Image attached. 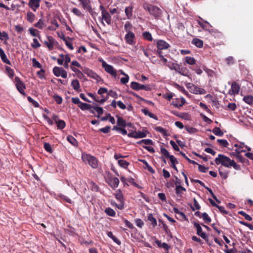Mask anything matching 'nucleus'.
<instances>
[{
  "instance_id": "obj_1",
  "label": "nucleus",
  "mask_w": 253,
  "mask_h": 253,
  "mask_svg": "<svg viewBox=\"0 0 253 253\" xmlns=\"http://www.w3.org/2000/svg\"><path fill=\"white\" fill-rule=\"evenodd\" d=\"M215 162L216 164H221L228 168H233L236 170L241 169L240 166L237 165L234 160H231L229 157L222 154H219L218 157L215 158Z\"/></svg>"
},
{
  "instance_id": "obj_2",
  "label": "nucleus",
  "mask_w": 253,
  "mask_h": 253,
  "mask_svg": "<svg viewBox=\"0 0 253 253\" xmlns=\"http://www.w3.org/2000/svg\"><path fill=\"white\" fill-rule=\"evenodd\" d=\"M143 7L156 19L160 17L162 15V10L156 6L144 2L143 3Z\"/></svg>"
},
{
  "instance_id": "obj_3",
  "label": "nucleus",
  "mask_w": 253,
  "mask_h": 253,
  "mask_svg": "<svg viewBox=\"0 0 253 253\" xmlns=\"http://www.w3.org/2000/svg\"><path fill=\"white\" fill-rule=\"evenodd\" d=\"M83 161L88 164L92 168H96L98 166V161L93 156L89 154H83L82 156Z\"/></svg>"
},
{
  "instance_id": "obj_4",
  "label": "nucleus",
  "mask_w": 253,
  "mask_h": 253,
  "mask_svg": "<svg viewBox=\"0 0 253 253\" xmlns=\"http://www.w3.org/2000/svg\"><path fill=\"white\" fill-rule=\"evenodd\" d=\"M192 223L194 226L197 229V234L203 239L208 244L211 245V244L209 242V237L208 235L202 231V228L201 225L195 221H193Z\"/></svg>"
},
{
  "instance_id": "obj_5",
  "label": "nucleus",
  "mask_w": 253,
  "mask_h": 253,
  "mask_svg": "<svg viewBox=\"0 0 253 253\" xmlns=\"http://www.w3.org/2000/svg\"><path fill=\"white\" fill-rule=\"evenodd\" d=\"M106 182L113 189L118 186L119 180L117 177L112 176V175H106L104 176Z\"/></svg>"
},
{
  "instance_id": "obj_6",
  "label": "nucleus",
  "mask_w": 253,
  "mask_h": 253,
  "mask_svg": "<svg viewBox=\"0 0 253 253\" xmlns=\"http://www.w3.org/2000/svg\"><path fill=\"white\" fill-rule=\"evenodd\" d=\"M100 61L102 63V67L104 68L105 71L114 78H116V70H115L112 65L107 64L104 60H100Z\"/></svg>"
},
{
  "instance_id": "obj_7",
  "label": "nucleus",
  "mask_w": 253,
  "mask_h": 253,
  "mask_svg": "<svg viewBox=\"0 0 253 253\" xmlns=\"http://www.w3.org/2000/svg\"><path fill=\"white\" fill-rule=\"evenodd\" d=\"M99 8L101 11L102 20H104L108 25H110L111 23V16L110 14L102 5H100Z\"/></svg>"
},
{
  "instance_id": "obj_8",
  "label": "nucleus",
  "mask_w": 253,
  "mask_h": 253,
  "mask_svg": "<svg viewBox=\"0 0 253 253\" xmlns=\"http://www.w3.org/2000/svg\"><path fill=\"white\" fill-rule=\"evenodd\" d=\"M53 73L56 77H62L63 78L66 79L67 77V73L63 68L55 67L53 69Z\"/></svg>"
},
{
  "instance_id": "obj_9",
  "label": "nucleus",
  "mask_w": 253,
  "mask_h": 253,
  "mask_svg": "<svg viewBox=\"0 0 253 253\" xmlns=\"http://www.w3.org/2000/svg\"><path fill=\"white\" fill-rule=\"evenodd\" d=\"M82 70L84 74L97 81L100 79V77L96 73L88 68L82 67Z\"/></svg>"
},
{
  "instance_id": "obj_10",
  "label": "nucleus",
  "mask_w": 253,
  "mask_h": 253,
  "mask_svg": "<svg viewBox=\"0 0 253 253\" xmlns=\"http://www.w3.org/2000/svg\"><path fill=\"white\" fill-rule=\"evenodd\" d=\"M80 2V4L83 8L87 10L90 14L93 15V9H92L90 5V1L89 0H78Z\"/></svg>"
},
{
  "instance_id": "obj_11",
  "label": "nucleus",
  "mask_w": 253,
  "mask_h": 253,
  "mask_svg": "<svg viewBox=\"0 0 253 253\" xmlns=\"http://www.w3.org/2000/svg\"><path fill=\"white\" fill-rule=\"evenodd\" d=\"M15 81L16 82V86L18 90L20 93L25 94L24 89L25 88V86L24 83L17 77L15 78Z\"/></svg>"
},
{
  "instance_id": "obj_12",
  "label": "nucleus",
  "mask_w": 253,
  "mask_h": 253,
  "mask_svg": "<svg viewBox=\"0 0 253 253\" xmlns=\"http://www.w3.org/2000/svg\"><path fill=\"white\" fill-rule=\"evenodd\" d=\"M57 42L51 36L47 37V41L44 42V44L47 46L49 50H52L53 48V46L56 45Z\"/></svg>"
},
{
  "instance_id": "obj_13",
  "label": "nucleus",
  "mask_w": 253,
  "mask_h": 253,
  "mask_svg": "<svg viewBox=\"0 0 253 253\" xmlns=\"http://www.w3.org/2000/svg\"><path fill=\"white\" fill-rule=\"evenodd\" d=\"M240 86L236 82H234L231 84V87L229 90V93L231 95H235L238 94L240 90Z\"/></svg>"
},
{
  "instance_id": "obj_14",
  "label": "nucleus",
  "mask_w": 253,
  "mask_h": 253,
  "mask_svg": "<svg viewBox=\"0 0 253 253\" xmlns=\"http://www.w3.org/2000/svg\"><path fill=\"white\" fill-rule=\"evenodd\" d=\"M135 36L134 34L131 31H128L127 34L125 35V39L126 41V42L129 44H133V40L134 39Z\"/></svg>"
},
{
  "instance_id": "obj_15",
  "label": "nucleus",
  "mask_w": 253,
  "mask_h": 253,
  "mask_svg": "<svg viewBox=\"0 0 253 253\" xmlns=\"http://www.w3.org/2000/svg\"><path fill=\"white\" fill-rule=\"evenodd\" d=\"M40 0H30L29 5L34 11H36L37 9L40 7Z\"/></svg>"
},
{
  "instance_id": "obj_16",
  "label": "nucleus",
  "mask_w": 253,
  "mask_h": 253,
  "mask_svg": "<svg viewBox=\"0 0 253 253\" xmlns=\"http://www.w3.org/2000/svg\"><path fill=\"white\" fill-rule=\"evenodd\" d=\"M169 46V44L163 40H159L157 42V47L160 50L167 49Z\"/></svg>"
},
{
  "instance_id": "obj_17",
  "label": "nucleus",
  "mask_w": 253,
  "mask_h": 253,
  "mask_svg": "<svg viewBox=\"0 0 253 253\" xmlns=\"http://www.w3.org/2000/svg\"><path fill=\"white\" fill-rule=\"evenodd\" d=\"M167 66L170 69L174 70L176 72L180 71V66L175 62H169Z\"/></svg>"
},
{
  "instance_id": "obj_18",
  "label": "nucleus",
  "mask_w": 253,
  "mask_h": 253,
  "mask_svg": "<svg viewBox=\"0 0 253 253\" xmlns=\"http://www.w3.org/2000/svg\"><path fill=\"white\" fill-rule=\"evenodd\" d=\"M0 57L1 59V60L5 63L7 64L8 65L11 64L10 61L7 58L3 50L0 47Z\"/></svg>"
},
{
  "instance_id": "obj_19",
  "label": "nucleus",
  "mask_w": 253,
  "mask_h": 253,
  "mask_svg": "<svg viewBox=\"0 0 253 253\" xmlns=\"http://www.w3.org/2000/svg\"><path fill=\"white\" fill-rule=\"evenodd\" d=\"M175 193L177 196L182 197L183 192L186 191V189L181 185H178L175 186Z\"/></svg>"
},
{
  "instance_id": "obj_20",
  "label": "nucleus",
  "mask_w": 253,
  "mask_h": 253,
  "mask_svg": "<svg viewBox=\"0 0 253 253\" xmlns=\"http://www.w3.org/2000/svg\"><path fill=\"white\" fill-rule=\"evenodd\" d=\"M192 43L199 48H201L203 46V41L197 38H194L192 41Z\"/></svg>"
},
{
  "instance_id": "obj_21",
  "label": "nucleus",
  "mask_w": 253,
  "mask_h": 253,
  "mask_svg": "<svg viewBox=\"0 0 253 253\" xmlns=\"http://www.w3.org/2000/svg\"><path fill=\"white\" fill-rule=\"evenodd\" d=\"M132 10L133 7L132 6H127L125 9V14L128 19H130L132 16Z\"/></svg>"
},
{
  "instance_id": "obj_22",
  "label": "nucleus",
  "mask_w": 253,
  "mask_h": 253,
  "mask_svg": "<svg viewBox=\"0 0 253 253\" xmlns=\"http://www.w3.org/2000/svg\"><path fill=\"white\" fill-rule=\"evenodd\" d=\"M79 107L82 110H90L92 108V106L90 104L83 102L79 105Z\"/></svg>"
},
{
  "instance_id": "obj_23",
  "label": "nucleus",
  "mask_w": 253,
  "mask_h": 253,
  "mask_svg": "<svg viewBox=\"0 0 253 253\" xmlns=\"http://www.w3.org/2000/svg\"><path fill=\"white\" fill-rule=\"evenodd\" d=\"M104 211L106 213V214H107L109 216L115 217L116 215V212L115 211L110 207L107 208Z\"/></svg>"
},
{
  "instance_id": "obj_24",
  "label": "nucleus",
  "mask_w": 253,
  "mask_h": 253,
  "mask_svg": "<svg viewBox=\"0 0 253 253\" xmlns=\"http://www.w3.org/2000/svg\"><path fill=\"white\" fill-rule=\"evenodd\" d=\"M108 236L111 238L114 242L117 243L118 245H120L121 244V242L115 236L113 235L112 232L110 231L107 233Z\"/></svg>"
},
{
  "instance_id": "obj_25",
  "label": "nucleus",
  "mask_w": 253,
  "mask_h": 253,
  "mask_svg": "<svg viewBox=\"0 0 253 253\" xmlns=\"http://www.w3.org/2000/svg\"><path fill=\"white\" fill-rule=\"evenodd\" d=\"M71 85L75 90H79L80 88L79 82L77 80H74L71 83Z\"/></svg>"
},
{
  "instance_id": "obj_26",
  "label": "nucleus",
  "mask_w": 253,
  "mask_h": 253,
  "mask_svg": "<svg viewBox=\"0 0 253 253\" xmlns=\"http://www.w3.org/2000/svg\"><path fill=\"white\" fill-rule=\"evenodd\" d=\"M115 198L121 203H124V199L123 197V195L120 190H119L116 193Z\"/></svg>"
},
{
  "instance_id": "obj_27",
  "label": "nucleus",
  "mask_w": 253,
  "mask_h": 253,
  "mask_svg": "<svg viewBox=\"0 0 253 253\" xmlns=\"http://www.w3.org/2000/svg\"><path fill=\"white\" fill-rule=\"evenodd\" d=\"M148 220L151 222V224L154 227L157 225L156 219L155 217H154L152 213H149L148 215Z\"/></svg>"
},
{
  "instance_id": "obj_28",
  "label": "nucleus",
  "mask_w": 253,
  "mask_h": 253,
  "mask_svg": "<svg viewBox=\"0 0 253 253\" xmlns=\"http://www.w3.org/2000/svg\"><path fill=\"white\" fill-rule=\"evenodd\" d=\"M244 145V143H241L240 144H235L234 146L236 147L235 151L238 154H240L241 153L243 152H245V150L242 149V145Z\"/></svg>"
},
{
  "instance_id": "obj_29",
  "label": "nucleus",
  "mask_w": 253,
  "mask_h": 253,
  "mask_svg": "<svg viewBox=\"0 0 253 253\" xmlns=\"http://www.w3.org/2000/svg\"><path fill=\"white\" fill-rule=\"evenodd\" d=\"M193 202H194V207L195 208H194V207H193L192 206L191 204L190 205V208L191 209V210L193 211H195V210H199L200 209H201V206L199 204L198 202H197V201L196 200V199L194 198H193Z\"/></svg>"
},
{
  "instance_id": "obj_30",
  "label": "nucleus",
  "mask_w": 253,
  "mask_h": 253,
  "mask_svg": "<svg viewBox=\"0 0 253 253\" xmlns=\"http://www.w3.org/2000/svg\"><path fill=\"white\" fill-rule=\"evenodd\" d=\"M141 111L145 115H147V116H148L149 117H150L151 118H153V119H156V120L157 119V117L154 114H153V113H152L150 111H149V110H147V109H142L141 110Z\"/></svg>"
},
{
  "instance_id": "obj_31",
  "label": "nucleus",
  "mask_w": 253,
  "mask_h": 253,
  "mask_svg": "<svg viewBox=\"0 0 253 253\" xmlns=\"http://www.w3.org/2000/svg\"><path fill=\"white\" fill-rule=\"evenodd\" d=\"M128 182L132 185L133 186L137 187L139 189H142L143 188V187L139 184H137L135 182V180L133 178H129L128 179Z\"/></svg>"
},
{
  "instance_id": "obj_32",
  "label": "nucleus",
  "mask_w": 253,
  "mask_h": 253,
  "mask_svg": "<svg viewBox=\"0 0 253 253\" xmlns=\"http://www.w3.org/2000/svg\"><path fill=\"white\" fill-rule=\"evenodd\" d=\"M141 84L135 82H132L130 84V87L135 90H140Z\"/></svg>"
},
{
  "instance_id": "obj_33",
  "label": "nucleus",
  "mask_w": 253,
  "mask_h": 253,
  "mask_svg": "<svg viewBox=\"0 0 253 253\" xmlns=\"http://www.w3.org/2000/svg\"><path fill=\"white\" fill-rule=\"evenodd\" d=\"M35 15L33 13H32L31 11H28L27 12V19L29 22H30L31 23L33 22L35 20Z\"/></svg>"
},
{
  "instance_id": "obj_34",
  "label": "nucleus",
  "mask_w": 253,
  "mask_h": 253,
  "mask_svg": "<svg viewBox=\"0 0 253 253\" xmlns=\"http://www.w3.org/2000/svg\"><path fill=\"white\" fill-rule=\"evenodd\" d=\"M118 118L117 123L119 126L125 127L126 126V121L121 117L117 116Z\"/></svg>"
},
{
  "instance_id": "obj_35",
  "label": "nucleus",
  "mask_w": 253,
  "mask_h": 253,
  "mask_svg": "<svg viewBox=\"0 0 253 253\" xmlns=\"http://www.w3.org/2000/svg\"><path fill=\"white\" fill-rule=\"evenodd\" d=\"M202 217L203 218V219L204 220V221L208 224L210 223L211 221V217L206 212H203L202 214Z\"/></svg>"
},
{
  "instance_id": "obj_36",
  "label": "nucleus",
  "mask_w": 253,
  "mask_h": 253,
  "mask_svg": "<svg viewBox=\"0 0 253 253\" xmlns=\"http://www.w3.org/2000/svg\"><path fill=\"white\" fill-rule=\"evenodd\" d=\"M212 132L216 135L222 136L223 135V132L221 131L220 128L218 127H214L212 130Z\"/></svg>"
},
{
  "instance_id": "obj_37",
  "label": "nucleus",
  "mask_w": 253,
  "mask_h": 253,
  "mask_svg": "<svg viewBox=\"0 0 253 253\" xmlns=\"http://www.w3.org/2000/svg\"><path fill=\"white\" fill-rule=\"evenodd\" d=\"M67 140L74 146H77L78 142L77 140L72 136L69 135L67 138Z\"/></svg>"
},
{
  "instance_id": "obj_38",
  "label": "nucleus",
  "mask_w": 253,
  "mask_h": 253,
  "mask_svg": "<svg viewBox=\"0 0 253 253\" xmlns=\"http://www.w3.org/2000/svg\"><path fill=\"white\" fill-rule=\"evenodd\" d=\"M185 62L189 65H194L196 63V60L190 56L185 57Z\"/></svg>"
},
{
  "instance_id": "obj_39",
  "label": "nucleus",
  "mask_w": 253,
  "mask_h": 253,
  "mask_svg": "<svg viewBox=\"0 0 253 253\" xmlns=\"http://www.w3.org/2000/svg\"><path fill=\"white\" fill-rule=\"evenodd\" d=\"M167 158H169L173 168L176 169L175 164L177 162L176 159L173 155H169Z\"/></svg>"
},
{
  "instance_id": "obj_40",
  "label": "nucleus",
  "mask_w": 253,
  "mask_h": 253,
  "mask_svg": "<svg viewBox=\"0 0 253 253\" xmlns=\"http://www.w3.org/2000/svg\"><path fill=\"white\" fill-rule=\"evenodd\" d=\"M243 100L249 104H252L253 103V96L248 95L243 98Z\"/></svg>"
},
{
  "instance_id": "obj_41",
  "label": "nucleus",
  "mask_w": 253,
  "mask_h": 253,
  "mask_svg": "<svg viewBox=\"0 0 253 253\" xmlns=\"http://www.w3.org/2000/svg\"><path fill=\"white\" fill-rule=\"evenodd\" d=\"M29 31L33 37H39V31L38 30L31 28Z\"/></svg>"
},
{
  "instance_id": "obj_42",
  "label": "nucleus",
  "mask_w": 253,
  "mask_h": 253,
  "mask_svg": "<svg viewBox=\"0 0 253 253\" xmlns=\"http://www.w3.org/2000/svg\"><path fill=\"white\" fill-rule=\"evenodd\" d=\"M118 164L122 168H126L129 165V163L124 160H119Z\"/></svg>"
},
{
  "instance_id": "obj_43",
  "label": "nucleus",
  "mask_w": 253,
  "mask_h": 253,
  "mask_svg": "<svg viewBox=\"0 0 253 253\" xmlns=\"http://www.w3.org/2000/svg\"><path fill=\"white\" fill-rule=\"evenodd\" d=\"M238 214L243 216L248 221H251L252 220V217L243 211H238Z\"/></svg>"
},
{
  "instance_id": "obj_44",
  "label": "nucleus",
  "mask_w": 253,
  "mask_h": 253,
  "mask_svg": "<svg viewBox=\"0 0 253 253\" xmlns=\"http://www.w3.org/2000/svg\"><path fill=\"white\" fill-rule=\"evenodd\" d=\"M143 164L145 165L144 167L145 169H148V170L151 173H154L155 172L154 170L153 169V168L148 165V164L147 163L146 161L143 160Z\"/></svg>"
},
{
  "instance_id": "obj_45",
  "label": "nucleus",
  "mask_w": 253,
  "mask_h": 253,
  "mask_svg": "<svg viewBox=\"0 0 253 253\" xmlns=\"http://www.w3.org/2000/svg\"><path fill=\"white\" fill-rule=\"evenodd\" d=\"M90 187L92 191L98 192L99 190V187L93 181L89 183Z\"/></svg>"
},
{
  "instance_id": "obj_46",
  "label": "nucleus",
  "mask_w": 253,
  "mask_h": 253,
  "mask_svg": "<svg viewBox=\"0 0 253 253\" xmlns=\"http://www.w3.org/2000/svg\"><path fill=\"white\" fill-rule=\"evenodd\" d=\"M217 142L221 146L223 147H227L229 145L228 142L225 139H217Z\"/></svg>"
},
{
  "instance_id": "obj_47",
  "label": "nucleus",
  "mask_w": 253,
  "mask_h": 253,
  "mask_svg": "<svg viewBox=\"0 0 253 253\" xmlns=\"http://www.w3.org/2000/svg\"><path fill=\"white\" fill-rule=\"evenodd\" d=\"M237 159L244 164H247L248 163V160L246 158L243 157L240 154H238L236 156Z\"/></svg>"
},
{
  "instance_id": "obj_48",
  "label": "nucleus",
  "mask_w": 253,
  "mask_h": 253,
  "mask_svg": "<svg viewBox=\"0 0 253 253\" xmlns=\"http://www.w3.org/2000/svg\"><path fill=\"white\" fill-rule=\"evenodd\" d=\"M8 39L9 37L7 33H6L5 32H1L0 31V39L1 41H7V40H8Z\"/></svg>"
},
{
  "instance_id": "obj_49",
  "label": "nucleus",
  "mask_w": 253,
  "mask_h": 253,
  "mask_svg": "<svg viewBox=\"0 0 253 253\" xmlns=\"http://www.w3.org/2000/svg\"><path fill=\"white\" fill-rule=\"evenodd\" d=\"M56 124L58 129H63L66 126V123L63 120H58Z\"/></svg>"
},
{
  "instance_id": "obj_50",
  "label": "nucleus",
  "mask_w": 253,
  "mask_h": 253,
  "mask_svg": "<svg viewBox=\"0 0 253 253\" xmlns=\"http://www.w3.org/2000/svg\"><path fill=\"white\" fill-rule=\"evenodd\" d=\"M143 37L145 39L149 41H152L153 40L152 35L151 33H149V32H144L143 33Z\"/></svg>"
},
{
  "instance_id": "obj_51",
  "label": "nucleus",
  "mask_w": 253,
  "mask_h": 253,
  "mask_svg": "<svg viewBox=\"0 0 253 253\" xmlns=\"http://www.w3.org/2000/svg\"><path fill=\"white\" fill-rule=\"evenodd\" d=\"M35 26L40 29H42L44 27V23L43 20L40 19L39 21L35 24Z\"/></svg>"
},
{
  "instance_id": "obj_52",
  "label": "nucleus",
  "mask_w": 253,
  "mask_h": 253,
  "mask_svg": "<svg viewBox=\"0 0 253 253\" xmlns=\"http://www.w3.org/2000/svg\"><path fill=\"white\" fill-rule=\"evenodd\" d=\"M41 46V44L37 39H33V42L31 44V46L33 48H38Z\"/></svg>"
},
{
  "instance_id": "obj_53",
  "label": "nucleus",
  "mask_w": 253,
  "mask_h": 253,
  "mask_svg": "<svg viewBox=\"0 0 253 253\" xmlns=\"http://www.w3.org/2000/svg\"><path fill=\"white\" fill-rule=\"evenodd\" d=\"M92 108H93L94 110H95L99 115H101L103 113V109L101 107L98 106H93L92 107Z\"/></svg>"
},
{
  "instance_id": "obj_54",
  "label": "nucleus",
  "mask_w": 253,
  "mask_h": 253,
  "mask_svg": "<svg viewBox=\"0 0 253 253\" xmlns=\"http://www.w3.org/2000/svg\"><path fill=\"white\" fill-rule=\"evenodd\" d=\"M138 143L139 144L143 143V144H144L145 145H150V144H153V142H152V140L149 139H143L142 140H140Z\"/></svg>"
},
{
  "instance_id": "obj_55",
  "label": "nucleus",
  "mask_w": 253,
  "mask_h": 253,
  "mask_svg": "<svg viewBox=\"0 0 253 253\" xmlns=\"http://www.w3.org/2000/svg\"><path fill=\"white\" fill-rule=\"evenodd\" d=\"M123 221L125 223L126 226V227H127L128 228H129L130 229H133L134 228L133 224L131 222H130L129 221H128L127 219L123 218Z\"/></svg>"
},
{
  "instance_id": "obj_56",
  "label": "nucleus",
  "mask_w": 253,
  "mask_h": 253,
  "mask_svg": "<svg viewBox=\"0 0 253 253\" xmlns=\"http://www.w3.org/2000/svg\"><path fill=\"white\" fill-rule=\"evenodd\" d=\"M5 69L9 77L12 78L14 76L13 70L8 66L6 67Z\"/></svg>"
},
{
  "instance_id": "obj_57",
  "label": "nucleus",
  "mask_w": 253,
  "mask_h": 253,
  "mask_svg": "<svg viewBox=\"0 0 253 253\" xmlns=\"http://www.w3.org/2000/svg\"><path fill=\"white\" fill-rule=\"evenodd\" d=\"M127 136L129 137L138 138V131H133L127 134Z\"/></svg>"
},
{
  "instance_id": "obj_58",
  "label": "nucleus",
  "mask_w": 253,
  "mask_h": 253,
  "mask_svg": "<svg viewBox=\"0 0 253 253\" xmlns=\"http://www.w3.org/2000/svg\"><path fill=\"white\" fill-rule=\"evenodd\" d=\"M72 12L75 15H76L78 16H82L83 15L81 11L79 9H78L77 8H76V7L73 8L72 9Z\"/></svg>"
},
{
  "instance_id": "obj_59",
  "label": "nucleus",
  "mask_w": 253,
  "mask_h": 253,
  "mask_svg": "<svg viewBox=\"0 0 253 253\" xmlns=\"http://www.w3.org/2000/svg\"><path fill=\"white\" fill-rule=\"evenodd\" d=\"M53 97L57 104H60L62 103V98L60 96L55 95L53 96Z\"/></svg>"
},
{
  "instance_id": "obj_60",
  "label": "nucleus",
  "mask_w": 253,
  "mask_h": 253,
  "mask_svg": "<svg viewBox=\"0 0 253 253\" xmlns=\"http://www.w3.org/2000/svg\"><path fill=\"white\" fill-rule=\"evenodd\" d=\"M27 99L30 102L32 103L35 107H38L39 106L38 102L34 100L31 97L28 96Z\"/></svg>"
},
{
  "instance_id": "obj_61",
  "label": "nucleus",
  "mask_w": 253,
  "mask_h": 253,
  "mask_svg": "<svg viewBox=\"0 0 253 253\" xmlns=\"http://www.w3.org/2000/svg\"><path fill=\"white\" fill-rule=\"evenodd\" d=\"M135 223L136 225L140 228H141L144 225V223H143V221L140 218L135 219Z\"/></svg>"
},
{
  "instance_id": "obj_62",
  "label": "nucleus",
  "mask_w": 253,
  "mask_h": 253,
  "mask_svg": "<svg viewBox=\"0 0 253 253\" xmlns=\"http://www.w3.org/2000/svg\"><path fill=\"white\" fill-rule=\"evenodd\" d=\"M44 148L48 152H49L50 153H52V148H51V145L49 143H45L44 144Z\"/></svg>"
},
{
  "instance_id": "obj_63",
  "label": "nucleus",
  "mask_w": 253,
  "mask_h": 253,
  "mask_svg": "<svg viewBox=\"0 0 253 253\" xmlns=\"http://www.w3.org/2000/svg\"><path fill=\"white\" fill-rule=\"evenodd\" d=\"M185 129L189 133H194L196 132L197 130L196 128L186 126L185 127Z\"/></svg>"
},
{
  "instance_id": "obj_64",
  "label": "nucleus",
  "mask_w": 253,
  "mask_h": 253,
  "mask_svg": "<svg viewBox=\"0 0 253 253\" xmlns=\"http://www.w3.org/2000/svg\"><path fill=\"white\" fill-rule=\"evenodd\" d=\"M110 129L111 127L110 126H106L104 127L100 128L99 130L104 133H107L109 132Z\"/></svg>"
}]
</instances>
